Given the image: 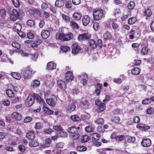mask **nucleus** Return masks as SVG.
<instances>
[{
	"label": "nucleus",
	"mask_w": 154,
	"mask_h": 154,
	"mask_svg": "<svg viewBox=\"0 0 154 154\" xmlns=\"http://www.w3.org/2000/svg\"><path fill=\"white\" fill-rule=\"evenodd\" d=\"M21 74L23 75L24 79H27L32 75V70L29 67L23 68L21 70Z\"/></svg>",
	"instance_id": "obj_1"
},
{
	"label": "nucleus",
	"mask_w": 154,
	"mask_h": 154,
	"mask_svg": "<svg viewBox=\"0 0 154 154\" xmlns=\"http://www.w3.org/2000/svg\"><path fill=\"white\" fill-rule=\"evenodd\" d=\"M103 11L101 9L94 11L93 13L94 19L96 20H100L103 17Z\"/></svg>",
	"instance_id": "obj_2"
},
{
	"label": "nucleus",
	"mask_w": 154,
	"mask_h": 154,
	"mask_svg": "<svg viewBox=\"0 0 154 154\" xmlns=\"http://www.w3.org/2000/svg\"><path fill=\"white\" fill-rule=\"evenodd\" d=\"M57 100L56 97L54 95H51V98L46 99V101L47 103L52 106H54L56 105Z\"/></svg>",
	"instance_id": "obj_3"
},
{
	"label": "nucleus",
	"mask_w": 154,
	"mask_h": 154,
	"mask_svg": "<svg viewBox=\"0 0 154 154\" xmlns=\"http://www.w3.org/2000/svg\"><path fill=\"white\" fill-rule=\"evenodd\" d=\"M34 103V99L33 95H29L25 101L26 106H32Z\"/></svg>",
	"instance_id": "obj_4"
},
{
	"label": "nucleus",
	"mask_w": 154,
	"mask_h": 154,
	"mask_svg": "<svg viewBox=\"0 0 154 154\" xmlns=\"http://www.w3.org/2000/svg\"><path fill=\"white\" fill-rule=\"evenodd\" d=\"M91 37V35L89 33H84L79 35L78 38L79 41L81 42L85 40L89 39Z\"/></svg>",
	"instance_id": "obj_5"
},
{
	"label": "nucleus",
	"mask_w": 154,
	"mask_h": 154,
	"mask_svg": "<svg viewBox=\"0 0 154 154\" xmlns=\"http://www.w3.org/2000/svg\"><path fill=\"white\" fill-rule=\"evenodd\" d=\"M82 49L81 47L77 44H74L72 47V52L73 54H77Z\"/></svg>",
	"instance_id": "obj_6"
},
{
	"label": "nucleus",
	"mask_w": 154,
	"mask_h": 154,
	"mask_svg": "<svg viewBox=\"0 0 154 154\" xmlns=\"http://www.w3.org/2000/svg\"><path fill=\"white\" fill-rule=\"evenodd\" d=\"M141 143L143 147H148L151 145V142L149 139H143Z\"/></svg>",
	"instance_id": "obj_7"
},
{
	"label": "nucleus",
	"mask_w": 154,
	"mask_h": 154,
	"mask_svg": "<svg viewBox=\"0 0 154 154\" xmlns=\"http://www.w3.org/2000/svg\"><path fill=\"white\" fill-rule=\"evenodd\" d=\"M68 35H66V34L62 33L57 34L56 35V38L57 40H60L63 41H66V37Z\"/></svg>",
	"instance_id": "obj_8"
},
{
	"label": "nucleus",
	"mask_w": 154,
	"mask_h": 154,
	"mask_svg": "<svg viewBox=\"0 0 154 154\" xmlns=\"http://www.w3.org/2000/svg\"><path fill=\"white\" fill-rule=\"evenodd\" d=\"M33 95L34 97V100L35 99L38 103L40 104H42L43 105H44L45 103V102L39 95L35 93L33 94Z\"/></svg>",
	"instance_id": "obj_9"
},
{
	"label": "nucleus",
	"mask_w": 154,
	"mask_h": 154,
	"mask_svg": "<svg viewBox=\"0 0 154 154\" xmlns=\"http://www.w3.org/2000/svg\"><path fill=\"white\" fill-rule=\"evenodd\" d=\"M74 76L73 73L70 71H68L65 75V79L66 81H72L73 79Z\"/></svg>",
	"instance_id": "obj_10"
},
{
	"label": "nucleus",
	"mask_w": 154,
	"mask_h": 154,
	"mask_svg": "<svg viewBox=\"0 0 154 154\" xmlns=\"http://www.w3.org/2000/svg\"><path fill=\"white\" fill-rule=\"evenodd\" d=\"M79 128V127L77 128L74 126H72L68 128L67 131L69 133L74 134H76V133L78 132V130Z\"/></svg>",
	"instance_id": "obj_11"
},
{
	"label": "nucleus",
	"mask_w": 154,
	"mask_h": 154,
	"mask_svg": "<svg viewBox=\"0 0 154 154\" xmlns=\"http://www.w3.org/2000/svg\"><path fill=\"white\" fill-rule=\"evenodd\" d=\"M50 32L46 30H42L41 32L42 37L44 39H47L50 35Z\"/></svg>",
	"instance_id": "obj_12"
},
{
	"label": "nucleus",
	"mask_w": 154,
	"mask_h": 154,
	"mask_svg": "<svg viewBox=\"0 0 154 154\" xmlns=\"http://www.w3.org/2000/svg\"><path fill=\"white\" fill-rule=\"evenodd\" d=\"M19 16L18 12L15 10L14 9L13 10L12 14L11 16V18L13 20H15Z\"/></svg>",
	"instance_id": "obj_13"
},
{
	"label": "nucleus",
	"mask_w": 154,
	"mask_h": 154,
	"mask_svg": "<svg viewBox=\"0 0 154 154\" xmlns=\"http://www.w3.org/2000/svg\"><path fill=\"white\" fill-rule=\"evenodd\" d=\"M56 65L53 62H50L47 64V68L49 70L55 69L56 68Z\"/></svg>",
	"instance_id": "obj_14"
},
{
	"label": "nucleus",
	"mask_w": 154,
	"mask_h": 154,
	"mask_svg": "<svg viewBox=\"0 0 154 154\" xmlns=\"http://www.w3.org/2000/svg\"><path fill=\"white\" fill-rule=\"evenodd\" d=\"M90 18L88 15H85L82 19V23L84 26H87L89 23Z\"/></svg>",
	"instance_id": "obj_15"
},
{
	"label": "nucleus",
	"mask_w": 154,
	"mask_h": 154,
	"mask_svg": "<svg viewBox=\"0 0 154 154\" xmlns=\"http://www.w3.org/2000/svg\"><path fill=\"white\" fill-rule=\"evenodd\" d=\"M57 84L60 88L62 89H65L66 87V83L62 80H58L57 82Z\"/></svg>",
	"instance_id": "obj_16"
},
{
	"label": "nucleus",
	"mask_w": 154,
	"mask_h": 154,
	"mask_svg": "<svg viewBox=\"0 0 154 154\" xmlns=\"http://www.w3.org/2000/svg\"><path fill=\"white\" fill-rule=\"evenodd\" d=\"M35 136L34 132L30 131L26 134V137L30 140H33Z\"/></svg>",
	"instance_id": "obj_17"
},
{
	"label": "nucleus",
	"mask_w": 154,
	"mask_h": 154,
	"mask_svg": "<svg viewBox=\"0 0 154 154\" xmlns=\"http://www.w3.org/2000/svg\"><path fill=\"white\" fill-rule=\"evenodd\" d=\"M83 76V79L81 80V82L83 85L85 86L87 85L88 78L87 74L84 73L82 76Z\"/></svg>",
	"instance_id": "obj_18"
},
{
	"label": "nucleus",
	"mask_w": 154,
	"mask_h": 154,
	"mask_svg": "<svg viewBox=\"0 0 154 154\" xmlns=\"http://www.w3.org/2000/svg\"><path fill=\"white\" fill-rule=\"evenodd\" d=\"M64 5V2L62 0H57L55 2V6L56 7L60 8L63 6Z\"/></svg>",
	"instance_id": "obj_19"
},
{
	"label": "nucleus",
	"mask_w": 154,
	"mask_h": 154,
	"mask_svg": "<svg viewBox=\"0 0 154 154\" xmlns=\"http://www.w3.org/2000/svg\"><path fill=\"white\" fill-rule=\"evenodd\" d=\"M137 128L141 129L142 130H147L150 128V127L148 126H146L145 125L140 124H138L137 125Z\"/></svg>",
	"instance_id": "obj_20"
},
{
	"label": "nucleus",
	"mask_w": 154,
	"mask_h": 154,
	"mask_svg": "<svg viewBox=\"0 0 154 154\" xmlns=\"http://www.w3.org/2000/svg\"><path fill=\"white\" fill-rule=\"evenodd\" d=\"M76 106L74 103H71L68 106L67 111L69 112L73 111L75 109Z\"/></svg>",
	"instance_id": "obj_21"
},
{
	"label": "nucleus",
	"mask_w": 154,
	"mask_h": 154,
	"mask_svg": "<svg viewBox=\"0 0 154 154\" xmlns=\"http://www.w3.org/2000/svg\"><path fill=\"white\" fill-rule=\"evenodd\" d=\"M90 46L93 49L96 48L97 46V44L93 39H90L89 41Z\"/></svg>",
	"instance_id": "obj_22"
},
{
	"label": "nucleus",
	"mask_w": 154,
	"mask_h": 154,
	"mask_svg": "<svg viewBox=\"0 0 154 154\" xmlns=\"http://www.w3.org/2000/svg\"><path fill=\"white\" fill-rule=\"evenodd\" d=\"M70 119L73 121L76 122H79L81 120L79 117L77 115H74L71 116Z\"/></svg>",
	"instance_id": "obj_23"
},
{
	"label": "nucleus",
	"mask_w": 154,
	"mask_h": 154,
	"mask_svg": "<svg viewBox=\"0 0 154 154\" xmlns=\"http://www.w3.org/2000/svg\"><path fill=\"white\" fill-rule=\"evenodd\" d=\"M40 84V81L36 80H35L31 83V87L33 88L37 87L39 86Z\"/></svg>",
	"instance_id": "obj_24"
},
{
	"label": "nucleus",
	"mask_w": 154,
	"mask_h": 154,
	"mask_svg": "<svg viewBox=\"0 0 154 154\" xmlns=\"http://www.w3.org/2000/svg\"><path fill=\"white\" fill-rule=\"evenodd\" d=\"M100 135L97 133H94L93 134L92 137V140L93 141H96L99 140Z\"/></svg>",
	"instance_id": "obj_25"
},
{
	"label": "nucleus",
	"mask_w": 154,
	"mask_h": 154,
	"mask_svg": "<svg viewBox=\"0 0 154 154\" xmlns=\"http://www.w3.org/2000/svg\"><path fill=\"white\" fill-rule=\"evenodd\" d=\"M7 95L10 97H12L14 96V94L13 91L10 89H7L6 91Z\"/></svg>",
	"instance_id": "obj_26"
},
{
	"label": "nucleus",
	"mask_w": 154,
	"mask_h": 154,
	"mask_svg": "<svg viewBox=\"0 0 154 154\" xmlns=\"http://www.w3.org/2000/svg\"><path fill=\"white\" fill-rule=\"evenodd\" d=\"M11 74L12 76L16 79L19 80L21 78V75L18 73L12 72Z\"/></svg>",
	"instance_id": "obj_27"
},
{
	"label": "nucleus",
	"mask_w": 154,
	"mask_h": 154,
	"mask_svg": "<svg viewBox=\"0 0 154 154\" xmlns=\"http://www.w3.org/2000/svg\"><path fill=\"white\" fill-rule=\"evenodd\" d=\"M140 68L137 67L134 68L131 70V73L134 75H137L139 74L140 72Z\"/></svg>",
	"instance_id": "obj_28"
},
{
	"label": "nucleus",
	"mask_w": 154,
	"mask_h": 154,
	"mask_svg": "<svg viewBox=\"0 0 154 154\" xmlns=\"http://www.w3.org/2000/svg\"><path fill=\"white\" fill-rule=\"evenodd\" d=\"M89 106V102L86 100L82 102L81 104V106L84 109H87Z\"/></svg>",
	"instance_id": "obj_29"
},
{
	"label": "nucleus",
	"mask_w": 154,
	"mask_h": 154,
	"mask_svg": "<svg viewBox=\"0 0 154 154\" xmlns=\"http://www.w3.org/2000/svg\"><path fill=\"white\" fill-rule=\"evenodd\" d=\"M43 109L44 112L46 114H52L54 113L53 111L46 106H43Z\"/></svg>",
	"instance_id": "obj_30"
},
{
	"label": "nucleus",
	"mask_w": 154,
	"mask_h": 154,
	"mask_svg": "<svg viewBox=\"0 0 154 154\" xmlns=\"http://www.w3.org/2000/svg\"><path fill=\"white\" fill-rule=\"evenodd\" d=\"M38 142L36 140L32 141L29 143V145L31 147H36L38 145Z\"/></svg>",
	"instance_id": "obj_31"
},
{
	"label": "nucleus",
	"mask_w": 154,
	"mask_h": 154,
	"mask_svg": "<svg viewBox=\"0 0 154 154\" xmlns=\"http://www.w3.org/2000/svg\"><path fill=\"white\" fill-rule=\"evenodd\" d=\"M13 117L15 119L18 120L21 119V117L20 115L16 112H14L12 114Z\"/></svg>",
	"instance_id": "obj_32"
},
{
	"label": "nucleus",
	"mask_w": 154,
	"mask_h": 154,
	"mask_svg": "<svg viewBox=\"0 0 154 154\" xmlns=\"http://www.w3.org/2000/svg\"><path fill=\"white\" fill-rule=\"evenodd\" d=\"M82 16L78 12H75L73 15V17L76 20H79L81 19Z\"/></svg>",
	"instance_id": "obj_33"
},
{
	"label": "nucleus",
	"mask_w": 154,
	"mask_h": 154,
	"mask_svg": "<svg viewBox=\"0 0 154 154\" xmlns=\"http://www.w3.org/2000/svg\"><path fill=\"white\" fill-rule=\"evenodd\" d=\"M103 37L106 40H108L112 37L110 32L108 31L106 32L103 35Z\"/></svg>",
	"instance_id": "obj_34"
},
{
	"label": "nucleus",
	"mask_w": 154,
	"mask_h": 154,
	"mask_svg": "<svg viewBox=\"0 0 154 154\" xmlns=\"http://www.w3.org/2000/svg\"><path fill=\"white\" fill-rule=\"evenodd\" d=\"M85 131L88 132H93L94 131V128L92 126H88L86 127Z\"/></svg>",
	"instance_id": "obj_35"
},
{
	"label": "nucleus",
	"mask_w": 154,
	"mask_h": 154,
	"mask_svg": "<svg viewBox=\"0 0 154 154\" xmlns=\"http://www.w3.org/2000/svg\"><path fill=\"white\" fill-rule=\"evenodd\" d=\"M149 51V49L146 47H143L141 50V54L143 55H145Z\"/></svg>",
	"instance_id": "obj_36"
},
{
	"label": "nucleus",
	"mask_w": 154,
	"mask_h": 154,
	"mask_svg": "<svg viewBox=\"0 0 154 154\" xmlns=\"http://www.w3.org/2000/svg\"><path fill=\"white\" fill-rule=\"evenodd\" d=\"M34 128L37 129H40L43 128V124L40 122H37L36 123Z\"/></svg>",
	"instance_id": "obj_37"
},
{
	"label": "nucleus",
	"mask_w": 154,
	"mask_h": 154,
	"mask_svg": "<svg viewBox=\"0 0 154 154\" xmlns=\"http://www.w3.org/2000/svg\"><path fill=\"white\" fill-rule=\"evenodd\" d=\"M66 35H68V36L66 37V41L70 40L73 38V35L71 32H69L67 34H66Z\"/></svg>",
	"instance_id": "obj_38"
},
{
	"label": "nucleus",
	"mask_w": 154,
	"mask_h": 154,
	"mask_svg": "<svg viewBox=\"0 0 154 154\" xmlns=\"http://www.w3.org/2000/svg\"><path fill=\"white\" fill-rule=\"evenodd\" d=\"M22 29V26L19 23H16L15 26V30L17 32L20 31Z\"/></svg>",
	"instance_id": "obj_39"
},
{
	"label": "nucleus",
	"mask_w": 154,
	"mask_h": 154,
	"mask_svg": "<svg viewBox=\"0 0 154 154\" xmlns=\"http://www.w3.org/2000/svg\"><path fill=\"white\" fill-rule=\"evenodd\" d=\"M144 13L147 17H150L151 16L152 12L151 9L148 8L145 11Z\"/></svg>",
	"instance_id": "obj_40"
},
{
	"label": "nucleus",
	"mask_w": 154,
	"mask_h": 154,
	"mask_svg": "<svg viewBox=\"0 0 154 154\" xmlns=\"http://www.w3.org/2000/svg\"><path fill=\"white\" fill-rule=\"evenodd\" d=\"M70 26L73 28L78 29L79 26L78 24L75 22L71 21L70 22Z\"/></svg>",
	"instance_id": "obj_41"
},
{
	"label": "nucleus",
	"mask_w": 154,
	"mask_h": 154,
	"mask_svg": "<svg viewBox=\"0 0 154 154\" xmlns=\"http://www.w3.org/2000/svg\"><path fill=\"white\" fill-rule=\"evenodd\" d=\"M61 51L63 52L66 53L70 50V49L69 47L67 46H62L61 48Z\"/></svg>",
	"instance_id": "obj_42"
},
{
	"label": "nucleus",
	"mask_w": 154,
	"mask_h": 154,
	"mask_svg": "<svg viewBox=\"0 0 154 154\" xmlns=\"http://www.w3.org/2000/svg\"><path fill=\"white\" fill-rule=\"evenodd\" d=\"M106 107L105 104L104 103H103L102 105L99 106L98 109V111L101 112L104 110Z\"/></svg>",
	"instance_id": "obj_43"
},
{
	"label": "nucleus",
	"mask_w": 154,
	"mask_h": 154,
	"mask_svg": "<svg viewBox=\"0 0 154 154\" xmlns=\"http://www.w3.org/2000/svg\"><path fill=\"white\" fill-rule=\"evenodd\" d=\"M87 148L84 146H79L77 147V150L80 152L85 151L87 150Z\"/></svg>",
	"instance_id": "obj_44"
},
{
	"label": "nucleus",
	"mask_w": 154,
	"mask_h": 154,
	"mask_svg": "<svg viewBox=\"0 0 154 154\" xmlns=\"http://www.w3.org/2000/svg\"><path fill=\"white\" fill-rule=\"evenodd\" d=\"M12 45L14 47L17 49H20L21 47L20 45L17 42H12Z\"/></svg>",
	"instance_id": "obj_45"
},
{
	"label": "nucleus",
	"mask_w": 154,
	"mask_h": 154,
	"mask_svg": "<svg viewBox=\"0 0 154 154\" xmlns=\"http://www.w3.org/2000/svg\"><path fill=\"white\" fill-rule=\"evenodd\" d=\"M62 17L63 19L66 23H68L70 21V18L68 16H67L64 14H62Z\"/></svg>",
	"instance_id": "obj_46"
},
{
	"label": "nucleus",
	"mask_w": 154,
	"mask_h": 154,
	"mask_svg": "<svg viewBox=\"0 0 154 154\" xmlns=\"http://www.w3.org/2000/svg\"><path fill=\"white\" fill-rule=\"evenodd\" d=\"M26 24L30 27H33L35 25L34 21L31 20H28L26 22Z\"/></svg>",
	"instance_id": "obj_47"
},
{
	"label": "nucleus",
	"mask_w": 154,
	"mask_h": 154,
	"mask_svg": "<svg viewBox=\"0 0 154 154\" xmlns=\"http://www.w3.org/2000/svg\"><path fill=\"white\" fill-rule=\"evenodd\" d=\"M136 19L134 17H131L128 19V23L129 24L132 25L136 22Z\"/></svg>",
	"instance_id": "obj_48"
},
{
	"label": "nucleus",
	"mask_w": 154,
	"mask_h": 154,
	"mask_svg": "<svg viewBox=\"0 0 154 154\" xmlns=\"http://www.w3.org/2000/svg\"><path fill=\"white\" fill-rule=\"evenodd\" d=\"M53 129L57 131H60L63 130L62 127L60 125H55L53 126Z\"/></svg>",
	"instance_id": "obj_49"
},
{
	"label": "nucleus",
	"mask_w": 154,
	"mask_h": 154,
	"mask_svg": "<svg viewBox=\"0 0 154 154\" xmlns=\"http://www.w3.org/2000/svg\"><path fill=\"white\" fill-rule=\"evenodd\" d=\"M31 59L35 61L37 59L38 56V54L37 53L32 54Z\"/></svg>",
	"instance_id": "obj_50"
},
{
	"label": "nucleus",
	"mask_w": 154,
	"mask_h": 154,
	"mask_svg": "<svg viewBox=\"0 0 154 154\" xmlns=\"http://www.w3.org/2000/svg\"><path fill=\"white\" fill-rule=\"evenodd\" d=\"M135 6V3L134 2H130L128 5V7L129 9H131L133 8Z\"/></svg>",
	"instance_id": "obj_51"
},
{
	"label": "nucleus",
	"mask_w": 154,
	"mask_h": 154,
	"mask_svg": "<svg viewBox=\"0 0 154 154\" xmlns=\"http://www.w3.org/2000/svg\"><path fill=\"white\" fill-rule=\"evenodd\" d=\"M135 141V138L133 137L129 136L128 137L127 141L129 143H134Z\"/></svg>",
	"instance_id": "obj_52"
},
{
	"label": "nucleus",
	"mask_w": 154,
	"mask_h": 154,
	"mask_svg": "<svg viewBox=\"0 0 154 154\" xmlns=\"http://www.w3.org/2000/svg\"><path fill=\"white\" fill-rule=\"evenodd\" d=\"M79 134L77 133L76 134L72 135L71 136V138L73 140H76L79 137Z\"/></svg>",
	"instance_id": "obj_53"
},
{
	"label": "nucleus",
	"mask_w": 154,
	"mask_h": 154,
	"mask_svg": "<svg viewBox=\"0 0 154 154\" xmlns=\"http://www.w3.org/2000/svg\"><path fill=\"white\" fill-rule=\"evenodd\" d=\"M6 11L5 9H2L0 10V16L2 17H4L5 16Z\"/></svg>",
	"instance_id": "obj_54"
},
{
	"label": "nucleus",
	"mask_w": 154,
	"mask_h": 154,
	"mask_svg": "<svg viewBox=\"0 0 154 154\" xmlns=\"http://www.w3.org/2000/svg\"><path fill=\"white\" fill-rule=\"evenodd\" d=\"M64 146V143L63 142H60L57 143L56 146L57 148L61 149L63 148Z\"/></svg>",
	"instance_id": "obj_55"
},
{
	"label": "nucleus",
	"mask_w": 154,
	"mask_h": 154,
	"mask_svg": "<svg viewBox=\"0 0 154 154\" xmlns=\"http://www.w3.org/2000/svg\"><path fill=\"white\" fill-rule=\"evenodd\" d=\"M66 7L67 8H70L72 7V4L70 1H67L65 3Z\"/></svg>",
	"instance_id": "obj_56"
},
{
	"label": "nucleus",
	"mask_w": 154,
	"mask_h": 154,
	"mask_svg": "<svg viewBox=\"0 0 154 154\" xmlns=\"http://www.w3.org/2000/svg\"><path fill=\"white\" fill-rule=\"evenodd\" d=\"M19 149L21 152H24L25 150V146L23 145H20L18 146Z\"/></svg>",
	"instance_id": "obj_57"
},
{
	"label": "nucleus",
	"mask_w": 154,
	"mask_h": 154,
	"mask_svg": "<svg viewBox=\"0 0 154 154\" xmlns=\"http://www.w3.org/2000/svg\"><path fill=\"white\" fill-rule=\"evenodd\" d=\"M12 2L15 7H18L20 5L18 0H12Z\"/></svg>",
	"instance_id": "obj_58"
},
{
	"label": "nucleus",
	"mask_w": 154,
	"mask_h": 154,
	"mask_svg": "<svg viewBox=\"0 0 154 154\" xmlns=\"http://www.w3.org/2000/svg\"><path fill=\"white\" fill-rule=\"evenodd\" d=\"M37 11H38V10L34 8H32L29 9L28 11L31 14L34 15Z\"/></svg>",
	"instance_id": "obj_59"
},
{
	"label": "nucleus",
	"mask_w": 154,
	"mask_h": 154,
	"mask_svg": "<svg viewBox=\"0 0 154 154\" xmlns=\"http://www.w3.org/2000/svg\"><path fill=\"white\" fill-rule=\"evenodd\" d=\"M146 112L149 114H152L154 112V110L153 108L150 107L148 109Z\"/></svg>",
	"instance_id": "obj_60"
},
{
	"label": "nucleus",
	"mask_w": 154,
	"mask_h": 154,
	"mask_svg": "<svg viewBox=\"0 0 154 154\" xmlns=\"http://www.w3.org/2000/svg\"><path fill=\"white\" fill-rule=\"evenodd\" d=\"M125 137L124 135H119L116 137V139L119 141H121L125 139Z\"/></svg>",
	"instance_id": "obj_61"
},
{
	"label": "nucleus",
	"mask_w": 154,
	"mask_h": 154,
	"mask_svg": "<svg viewBox=\"0 0 154 154\" xmlns=\"http://www.w3.org/2000/svg\"><path fill=\"white\" fill-rule=\"evenodd\" d=\"M151 102V100L149 98H147L143 100L142 101V103L144 104H146Z\"/></svg>",
	"instance_id": "obj_62"
},
{
	"label": "nucleus",
	"mask_w": 154,
	"mask_h": 154,
	"mask_svg": "<svg viewBox=\"0 0 154 154\" xmlns=\"http://www.w3.org/2000/svg\"><path fill=\"white\" fill-rule=\"evenodd\" d=\"M48 5L45 2L43 3L41 5V8L43 10H46L48 8Z\"/></svg>",
	"instance_id": "obj_63"
},
{
	"label": "nucleus",
	"mask_w": 154,
	"mask_h": 154,
	"mask_svg": "<svg viewBox=\"0 0 154 154\" xmlns=\"http://www.w3.org/2000/svg\"><path fill=\"white\" fill-rule=\"evenodd\" d=\"M89 137L87 135H84L83 137L82 142H86L89 140Z\"/></svg>",
	"instance_id": "obj_64"
}]
</instances>
